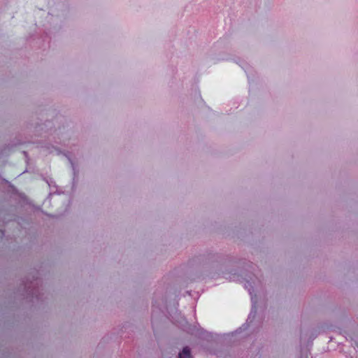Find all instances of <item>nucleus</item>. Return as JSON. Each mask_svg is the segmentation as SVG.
Here are the masks:
<instances>
[{
	"label": "nucleus",
	"mask_w": 358,
	"mask_h": 358,
	"mask_svg": "<svg viewBox=\"0 0 358 358\" xmlns=\"http://www.w3.org/2000/svg\"><path fill=\"white\" fill-rule=\"evenodd\" d=\"M179 358H192L190 353V350L188 347H185L182 352L179 354Z\"/></svg>",
	"instance_id": "nucleus-1"
}]
</instances>
